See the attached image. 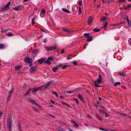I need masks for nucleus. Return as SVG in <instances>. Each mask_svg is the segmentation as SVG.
I'll return each mask as SVG.
<instances>
[{
  "label": "nucleus",
  "mask_w": 131,
  "mask_h": 131,
  "mask_svg": "<svg viewBox=\"0 0 131 131\" xmlns=\"http://www.w3.org/2000/svg\"><path fill=\"white\" fill-rule=\"evenodd\" d=\"M102 81V79L101 76L99 74L98 77V79L94 81L95 85L96 87H100V86L98 85Z\"/></svg>",
  "instance_id": "nucleus-1"
},
{
  "label": "nucleus",
  "mask_w": 131,
  "mask_h": 131,
  "mask_svg": "<svg viewBox=\"0 0 131 131\" xmlns=\"http://www.w3.org/2000/svg\"><path fill=\"white\" fill-rule=\"evenodd\" d=\"M10 3L9 2L6 5H4L1 7V10H8L9 9V6L10 4Z\"/></svg>",
  "instance_id": "nucleus-2"
},
{
  "label": "nucleus",
  "mask_w": 131,
  "mask_h": 131,
  "mask_svg": "<svg viewBox=\"0 0 131 131\" xmlns=\"http://www.w3.org/2000/svg\"><path fill=\"white\" fill-rule=\"evenodd\" d=\"M24 8L23 6L21 5L15 7L13 9L16 10H18L23 9Z\"/></svg>",
  "instance_id": "nucleus-3"
},
{
  "label": "nucleus",
  "mask_w": 131,
  "mask_h": 131,
  "mask_svg": "<svg viewBox=\"0 0 131 131\" xmlns=\"http://www.w3.org/2000/svg\"><path fill=\"white\" fill-rule=\"evenodd\" d=\"M24 61L26 62L29 63V62H31L32 60V59L29 58L28 57H26L25 58Z\"/></svg>",
  "instance_id": "nucleus-4"
},
{
  "label": "nucleus",
  "mask_w": 131,
  "mask_h": 131,
  "mask_svg": "<svg viewBox=\"0 0 131 131\" xmlns=\"http://www.w3.org/2000/svg\"><path fill=\"white\" fill-rule=\"evenodd\" d=\"M11 120L10 119L8 122L7 125L9 128V131H11V129L12 127L11 124Z\"/></svg>",
  "instance_id": "nucleus-5"
},
{
  "label": "nucleus",
  "mask_w": 131,
  "mask_h": 131,
  "mask_svg": "<svg viewBox=\"0 0 131 131\" xmlns=\"http://www.w3.org/2000/svg\"><path fill=\"white\" fill-rule=\"evenodd\" d=\"M93 21V18L92 17H91V16H89V18L87 22L89 25H90L92 23Z\"/></svg>",
  "instance_id": "nucleus-6"
},
{
  "label": "nucleus",
  "mask_w": 131,
  "mask_h": 131,
  "mask_svg": "<svg viewBox=\"0 0 131 131\" xmlns=\"http://www.w3.org/2000/svg\"><path fill=\"white\" fill-rule=\"evenodd\" d=\"M36 69L37 68L36 67H32L30 70V72L31 73L35 71Z\"/></svg>",
  "instance_id": "nucleus-7"
},
{
  "label": "nucleus",
  "mask_w": 131,
  "mask_h": 131,
  "mask_svg": "<svg viewBox=\"0 0 131 131\" xmlns=\"http://www.w3.org/2000/svg\"><path fill=\"white\" fill-rule=\"evenodd\" d=\"M28 100L29 102L32 103L34 105L35 104H36V102L35 101L32 99L29 98L28 99Z\"/></svg>",
  "instance_id": "nucleus-8"
},
{
  "label": "nucleus",
  "mask_w": 131,
  "mask_h": 131,
  "mask_svg": "<svg viewBox=\"0 0 131 131\" xmlns=\"http://www.w3.org/2000/svg\"><path fill=\"white\" fill-rule=\"evenodd\" d=\"M51 83V81H50L48 82L47 85H44V86H43V88L44 89H46L49 86L50 84Z\"/></svg>",
  "instance_id": "nucleus-9"
},
{
  "label": "nucleus",
  "mask_w": 131,
  "mask_h": 131,
  "mask_svg": "<svg viewBox=\"0 0 131 131\" xmlns=\"http://www.w3.org/2000/svg\"><path fill=\"white\" fill-rule=\"evenodd\" d=\"M14 90V89L13 88H12L11 90L9 91L8 95V97H10L11 95L13 93Z\"/></svg>",
  "instance_id": "nucleus-10"
},
{
  "label": "nucleus",
  "mask_w": 131,
  "mask_h": 131,
  "mask_svg": "<svg viewBox=\"0 0 131 131\" xmlns=\"http://www.w3.org/2000/svg\"><path fill=\"white\" fill-rule=\"evenodd\" d=\"M72 123H73L74 124V127H79V125L75 121L73 120L71 121Z\"/></svg>",
  "instance_id": "nucleus-11"
},
{
  "label": "nucleus",
  "mask_w": 131,
  "mask_h": 131,
  "mask_svg": "<svg viewBox=\"0 0 131 131\" xmlns=\"http://www.w3.org/2000/svg\"><path fill=\"white\" fill-rule=\"evenodd\" d=\"M131 6V5L130 4L128 5L127 6H124V9L126 10L129 8Z\"/></svg>",
  "instance_id": "nucleus-12"
},
{
  "label": "nucleus",
  "mask_w": 131,
  "mask_h": 131,
  "mask_svg": "<svg viewBox=\"0 0 131 131\" xmlns=\"http://www.w3.org/2000/svg\"><path fill=\"white\" fill-rule=\"evenodd\" d=\"M78 97L80 99V100L83 102L84 101L83 99L80 94H79L78 95Z\"/></svg>",
  "instance_id": "nucleus-13"
},
{
  "label": "nucleus",
  "mask_w": 131,
  "mask_h": 131,
  "mask_svg": "<svg viewBox=\"0 0 131 131\" xmlns=\"http://www.w3.org/2000/svg\"><path fill=\"white\" fill-rule=\"evenodd\" d=\"M44 61V59L43 58H41L38 60V62L39 63L41 64Z\"/></svg>",
  "instance_id": "nucleus-14"
},
{
  "label": "nucleus",
  "mask_w": 131,
  "mask_h": 131,
  "mask_svg": "<svg viewBox=\"0 0 131 131\" xmlns=\"http://www.w3.org/2000/svg\"><path fill=\"white\" fill-rule=\"evenodd\" d=\"M62 30L67 32L68 33H71V31L70 30L66 29H63Z\"/></svg>",
  "instance_id": "nucleus-15"
},
{
  "label": "nucleus",
  "mask_w": 131,
  "mask_h": 131,
  "mask_svg": "<svg viewBox=\"0 0 131 131\" xmlns=\"http://www.w3.org/2000/svg\"><path fill=\"white\" fill-rule=\"evenodd\" d=\"M63 11L66 12L67 13H70V12L68 10H67V9L64 8H62L61 9Z\"/></svg>",
  "instance_id": "nucleus-16"
},
{
  "label": "nucleus",
  "mask_w": 131,
  "mask_h": 131,
  "mask_svg": "<svg viewBox=\"0 0 131 131\" xmlns=\"http://www.w3.org/2000/svg\"><path fill=\"white\" fill-rule=\"evenodd\" d=\"M31 88H29L28 89L25 94V96H26L31 91Z\"/></svg>",
  "instance_id": "nucleus-17"
},
{
  "label": "nucleus",
  "mask_w": 131,
  "mask_h": 131,
  "mask_svg": "<svg viewBox=\"0 0 131 131\" xmlns=\"http://www.w3.org/2000/svg\"><path fill=\"white\" fill-rule=\"evenodd\" d=\"M21 68V66H18L16 67L15 68V70H19L20 68Z\"/></svg>",
  "instance_id": "nucleus-18"
},
{
  "label": "nucleus",
  "mask_w": 131,
  "mask_h": 131,
  "mask_svg": "<svg viewBox=\"0 0 131 131\" xmlns=\"http://www.w3.org/2000/svg\"><path fill=\"white\" fill-rule=\"evenodd\" d=\"M6 35L8 37L12 36H13V34L11 32H8L6 34Z\"/></svg>",
  "instance_id": "nucleus-19"
},
{
  "label": "nucleus",
  "mask_w": 131,
  "mask_h": 131,
  "mask_svg": "<svg viewBox=\"0 0 131 131\" xmlns=\"http://www.w3.org/2000/svg\"><path fill=\"white\" fill-rule=\"evenodd\" d=\"M100 31V30L98 28H96L93 30V31L96 32H98Z\"/></svg>",
  "instance_id": "nucleus-20"
},
{
  "label": "nucleus",
  "mask_w": 131,
  "mask_h": 131,
  "mask_svg": "<svg viewBox=\"0 0 131 131\" xmlns=\"http://www.w3.org/2000/svg\"><path fill=\"white\" fill-rule=\"evenodd\" d=\"M92 37H90L87 38V41L88 42L92 40Z\"/></svg>",
  "instance_id": "nucleus-21"
},
{
  "label": "nucleus",
  "mask_w": 131,
  "mask_h": 131,
  "mask_svg": "<svg viewBox=\"0 0 131 131\" xmlns=\"http://www.w3.org/2000/svg\"><path fill=\"white\" fill-rule=\"evenodd\" d=\"M122 24V23H117L115 24H113L112 25V26H117V25H121Z\"/></svg>",
  "instance_id": "nucleus-22"
},
{
  "label": "nucleus",
  "mask_w": 131,
  "mask_h": 131,
  "mask_svg": "<svg viewBox=\"0 0 131 131\" xmlns=\"http://www.w3.org/2000/svg\"><path fill=\"white\" fill-rule=\"evenodd\" d=\"M96 118L102 121V119L100 117V116L98 114H97L96 115Z\"/></svg>",
  "instance_id": "nucleus-23"
},
{
  "label": "nucleus",
  "mask_w": 131,
  "mask_h": 131,
  "mask_svg": "<svg viewBox=\"0 0 131 131\" xmlns=\"http://www.w3.org/2000/svg\"><path fill=\"white\" fill-rule=\"evenodd\" d=\"M121 84V83L119 82H116L114 84V85L115 86H116Z\"/></svg>",
  "instance_id": "nucleus-24"
},
{
  "label": "nucleus",
  "mask_w": 131,
  "mask_h": 131,
  "mask_svg": "<svg viewBox=\"0 0 131 131\" xmlns=\"http://www.w3.org/2000/svg\"><path fill=\"white\" fill-rule=\"evenodd\" d=\"M32 52L34 53H37L38 52V50H33Z\"/></svg>",
  "instance_id": "nucleus-25"
},
{
  "label": "nucleus",
  "mask_w": 131,
  "mask_h": 131,
  "mask_svg": "<svg viewBox=\"0 0 131 131\" xmlns=\"http://www.w3.org/2000/svg\"><path fill=\"white\" fill-rule=\"evenodd\" d=\"M56 48L54 47H50V50H53L55 49Z\"/></svg>",
  "instance_id": "nucleus-26"
},
{
  "label": "nucleus",
  "mask_w": 131,
  "mask_h": 131,
  "mask_svg": "<svg viewBox=\"0 0 131 131\" xmlns=\"http://www.w3.org/2000/svg\"><path fill=\"white\" fill-rule=\"evenodd\" d=\"M58 69L57 67H53L52 69L53 71L54 72H55Z\"/></svg>",
  "instance_id": "nucleus-27"
},
{
  "label": "nucleus",
  "mask_w": 131,
  "mask_h": 131,
  "mask_svg": "<svg viewBox=\"0 0 131 131\" xmlns=\"http://www.w3.org/2000/svg\"><path fill=\"white\" fill-rule=\"evenodd\" d=\"M108 23L107 22H106L105 24L102 27V28H104L107 27Z\"/></svg>",
  "instance_id": "nucleus-28"
},
{
  "label": "nucleus",
  "mask_w": 131,
  "mask_h": 131,
  "mask_svg": "<svg viewBox=\"0 0 131 131\" xmlns=\"http://www.w3.org/2000/svg\"><path fill=\"white\" fill-rule=\"evenodd\" d=\"M52 92L53 94H55L57 97H58V95L57 93L56 92L53 91H52Z\"/></svg>",
  "instance_id": "nucleus-29"
},
{
  "label": "nucleus",
  "mask_w": 131,
  "mask_h": 131,
  "mask_svg": "<svg viewBox=\"0 0 131 131\" xmlns=\"http://www.w3.org/2000/svg\"><path fill=\"white\" fill-rule=\"evenodd\" d=\"M44 86V85H43L42 86H40L38 87L37 88V90H40L42 89L43 88V86Z\"/></svg>",
  "instance_id": "nucleus-30"
},
{
  "label": "nucleus",
  "mask_w": 131,
  "mask_h": 131,
  "mask_svg": "<svg viewBox=\"0 0 131 131\" xmlns=\"http://www.w3.org/2000/svg\"><path fill=\"white\" fill-rule=\"evenodd\" d=\"M37 91H38V90H37V88L36 89V88H34L33 89V90L32 91V92H34V93H35Z\"/></svg>",
  "instance_id": "nucleus-31"
},
{
  "label": "nucleus",
  "mask_w": 131,
  "mask_h": 131,
  "mask_svg": "<svg viewBox=\"0 0 131 131\" xmlns=\"http://www.w3.org/2000/svg\"><path fill=\"white\" fill-rule=\"evenodd\" d=\"M69 66L68 65H64V66H63L62 68V69H65L67 67H69Z\"/></svg>",
  "instance_id": "nucleus-32"
},
{
  "label": "nucleus",
  "mask_w": 131,
  "mask_h": 131,
  "mask_svg": "<svg viewBox=\"0 0 131 131\" xmlns=\"http://www.w3.org/2000/svg\"><path fill=\"white\" fill-rule=\"evenodd\" d=\"M45 62L47 64H51V62L49 60H47Z\"/></svg>",
  "instance_id": "nucleus-33"
},
{
  "label": "nucleus",
  "mask_w": 131,
  "mask_h": 131,
  "mask_svg": "<svg viewBox=\"0 0 131 131\" xmlns=\"http://www.w3.org/2000/svg\"><path fill=\"white\" fill-rule=\"evenodd\" d=\"M45 10L44 9H43L41 11V12L40 13L42 14H45Z\"/></svg>",
  "instance_id": "nucleus-34"
},
{
  "label": "nucleus",
  "mask_w": 131,
  "mask_h": 131,
  "mask_svg": "<svg viewBox=\"0 0 131 131\" xmlns=\"http://www.w3.org/2000/svg\"><path fill=\"white\" fill-rule=\"evenodd\" d=\"M8 30V29H6L4 30H2L1 31V32L5 33Z\"/></svg>",
  "instance_id": "nucleus-35"
},
{
  "label": "nucleus",
  "mask_w": 131,
  "mask_h": 131,
  "mask_svg": "<svg viewBox=\"0 0 131 131\" xmlns=\"http://www.w3.org/2000/svg\"><path fill=\"white\" fill-rule=\"evenodd\" d=\"M4 45L3 44H0V49H3L4 48Z\"/></svg>",
  "instance_id": "nucleus-36"
},
{
  "label": "nucleus",
  "mask_w": 131,
  "mask_h": 131,
  "mask_svg": "<svg viewBox=\"0 0 131 131\" xmlns=\"http://www.w3.org/2000/svg\"><path fill=\"white\" fill-rule=\"evenodd\" d=\"M81 13V8L80 7H79V14H80Z\"/></svg>",
  "instance_id": "nucleus-37"
},
{
  "label": "nucleus",
  "mask_w": 131,
  "mask_h": 131,
  "mask_svg": "<svg viewBox=\"0 0 131 131\" xmlns=\"http://www.w3.org/2000/svg\"><path fill=\"white\" fill-rule=\"evenodd\" d=\"M62 103L63 104L66 105L69 107H70V106L68 104H67L66 103H64V102H62Z\"/></svg>",
  "instance_id": "nucleus-38"
},
{
  "label": "nucleus",
  "mask_w": 131,
  "mask_h": 131,
  "mask_svg": "<svg viewBox=\"0 0 131 131\" xmlns=\"http://www.w3.org/2000/svg\"><path fill=\"white\" fill-rule=\"evenodd\" d=\"M34 105L35 106H37L38 107L40 108L41 107V106L37 104V103L36 102V104H35Z\"/></svg>",
  "instance_id": "nucleus-39"
},
{
  "label": "nucleus",
  "mask_w": 131,
  "mask_h": 131,
  "mask_svg": "<svg viewBox=\"0 0 131 131\" xmlns=\"http://www.w3.org/2000/svg\"><path fill=\"white\" fill-rule=\"evenodd\" d=\"M84 36L85 37H87L89 36V34L88 33L85 34H84Z\"/></svg>",
  "instance_id": "nucleus-40"
},
{
  "label": "nucleus",
  "mask_w": 131,
  "mask_h": 131,
  "mask_svg": "<svg viewBox=\"0 0 131 131\" xmlns=\"http://www.w3.org/2000/svg\"><path fill=\"white\" fill-rule=\"evenodd\" d=\"M106 19V18L104 17H103L102 18H101V21H105Z\"/></svg>",
  "instance_id": "nucleus-41"
},
{
  "label": "nucleus",
  "mask_w": 131,
  "mask_h": 131,
  "mask_svg": "<svg viewBox=\"0 0 131 131\" xmlns=\"http://www.w3.org/2000/svg\"><path fill=\"white\" fill-rule=\"evenodd\" d=\"M40 16L42 17H43L45 16V14H42L41 13H40Z\"/></svg>",
  "instance_id": "nucleus-42"
},
{
  "label": "nucleus",
  "mask_w": 131,
  "mask_h": 131,
  "mask_svg": "<svg viewBox=\"0 0 131 131\" xmlns=\"http://www.w3.org/2000/svg\"><path fill=\"white\" fill-rule=\"evenodd\" d=\"M45 48L47 50L50 51V47H45Z\"/></svg>",
  "instance_id": "nucleus-43"
},
{
  "label": "nucleus",
  "mask_w": 131,
  "mask_h": 131,
  "mask_svg": "<svg viewBox=\"0 0 131 131\" xmlns=\"http://www.w3.org/2000/svg\"><path fill=\"white\" fill-rule=\"evenodd\" d=\"M120 75H121L123 77H124L125 76V74L124 73H121L120 74Z\"/></svg>",
  "instance_id": "nucleus-44"
},
{
  "label": "nucleus",
  "mask_w": 131,
  "mask_h": 131,
  "mask_svg": "<svg viewBox=\"0 0 131 131\" xmlns=\"http://www.w3.org/2000/svg\"><path fill=\"white\" fill-rule=\"evenodd\" d=\"M126 1L125 0H119L118 1L119 3H121L122 2H124Z\"/></svg>",
  "instance_id": "nucleus-45"
},
{
  "label": "nucleus",
  "mask_w": 131,
  "mask_h": 131,
  "mask_svg": "<svg viewBox=\"0 0 131 131\" xmlns=\"http://www.w3.org/2000/svg\"><path fill=\"white\" fill-rule=\"evenodd\" d=\"M50 102L53 104H54L55 103V102L53 100H50Z\"/></svg>",
  "instance_id": "nucleus-46"
},
{
  "label": "nucleus",
  "mask_w": 131,
  "mask_h": 131,
  "mask_svg": "<svg viewBox=\"0 0 131 131\" xmlns=\"http://www.w3.org/2000/svg\"><path fill=\"white\" fill-rule=\"evenodd\" d=\"M76 61H74L73 62V64L74 65H77L78 64V63H76L75 62H76Z\"/></svg>",
  "instance_id": "nucleus-47"
},
{
  "label": "nucleus",
  "mask_w": 131,
  "mask_h": 131,
  "mask_svg": "<svg viewBox=\"0 0 131 131\" xmlns=\"http://www.w3.org/2000/svg\"><path fill=\"white\" fill-rule=\"evenodd\" d=\"M127 22H129V20L128 16H127L125 19Z\"/></svg>",
  "instance_id": "nucleus-48"
},
{
  "label": "nucleus",
  "mask_w": 131,
  "mask_h": 131,
  "mask_svg": "<svg viewBox=\"0 0 131 131\" xmlns=\"http://www.w3.org/2000/svg\"><path fill=\"white\" fill-rule=\"evenodd\" d=\"M82 3L81 1H80L79 2V4L80 6H81L82 5Z\"/></svg>",
  "instance_id": "nucleus-49"
},
{
  "label": "nucleus",
  "mask_w": 131,
  "mask_h": 131,
  "mask_svg": "<svg viewBox=\"0 0 131 131\" xmlns=\"http://www.w3.org/2000/svg\"><path fill=\"white\" fill-rule=\"evenodd\" d=\"M3 114V113L2 112H0V118L1 117V116Z\"/></svg>",
  "instance_id": "nucleus-50"
},
{
  "label": "nucleus",
  "mask_w": 131,
  "mask_h": 131,
  "mask_svg": "<svg viewBox=\"0 0 131 131\" xmlns=\"http://www.w3.org/2000/svg\"><path fill=\"white\" fill-rule=\"evenodd\" d=\"M10 97H8V96L7 99V102H8V101H9Z\"/></svg>",
  "instance_id": "nucleus-51"
},
{
  "label": "nucleus",
  "mask_w": 131,
  "mask_h": 131,
  "mask_svg": "<svg viewBox=\"0 0 131 131\" xmlns=\"http://www.w3.org/2000/svg\"><path fill=\"white\" fill-rule=\"evenodd\" d=\"M29 66L30 67H31L32 65V61L31 62H29Z\"/></svg>",
  "instance_id": "nucleus-52"
},
{
  "label": "nucleus",
  "mask_w": 131,
  "mask_h": 131,
  "mask_svg": "<svg viewBox=\"0 0 131 131\" xmlns=\"http://www.w3.org/2000/svg\"><path fill=\"white\" fill-rule=\"evenodd\" d=\"M73 91H67V92L68 93H71L73 92Z\"/></svg>",
  "instance_id": "nucleus-53"
},
{
  "label": "nucleus",
  "mask_w": 131,
  "mask_h": 131,
  "mask_svg": "<svg viewBox=\"0 0 131 131\" xmlns=\"http://www.w3.org/2000/svg\"><path fill=\"white\" fill-rule=\"evenodd\" d=\"M18 127H19V129H20V131H21V127H20V124H19L18 125Z\"/></svg>",
  "instance_id": "nucleus-54"
},
{
  "label": "nucleus",
  "mask_w": 131,
  "mask_h": 131,
  "mask_svg": "<svg viewBox=\"0 0 131 131\" xmlns=\"http://www.w3.org/2000/svg\"><path fill=\"white\" fill-rule=\"evenodd\" d=\"M34 19H32V23H34Z\"/></svg>",
  "instance_id": "nucleus-55"
},
{
  "label": "nucleus",
  "mask_w": 131,
  "mask_h": 131,
  "mask_svg": "<svg viewBox=\"0 0 131 131\" xmlns=\"http://www.w3.org/2000/svg\"><path fill=\"white\" fill-rule=\"evenodd\" d=\"M40 30L43 32H45V30L42 28H41L40 29Z\"/></svg>",
  "instance_id": "nucleus-56"
},
{
  "label": "nucleus",
  "mask_w": 131,
  "mask_h": 131,
  "mask_svg": "<svg viewBox=\"0 0 131 131\" xmlns=\"http://www.w3.org/2000/svg\"><path fill=\"white\" fill-rule=\"evenodd\" d=\"M99 128L101 130L104 131V129L102 128L101 127H99Z\"/></svg>",
  "instance_id": "nucleus-57"
},
{
  "label": "nucleus",
  "mask_w": 131,
  "mask_h": 131,
  "mask_svg": "<svg viewBox=\"0 0 131 131\" xmlns=\"http://www.w3.org/2000/svg\"><path fill=\"white\" fill-rule=\"evenodd\" d=\"M128 23V24H129V25H130V24H131V21H129V22H127Z\"/></svg>",
  "instance_id": "nucleus-58"
},
{
  "label": "nucleus",
  "mask_w": 131,
  "mask_h": 131,
  "mask_svg": "<svg viewBox=\"0 0 131 131\" xmlns=\"http://www.w3.org/2000/svg\"><path fill=\"white\" fill-rule=\"evenodd\" d=\"M73 99L74 101H76V102L78 100V99L76 98H74Z\"/></svg>",
  "instance_id": "nucleus-59"
},
{
  "label": "nucleus",
  "mask_w": 131,
  "mask_h": 131,
  "mask_svg": "<svg viewBox=\"0 0 131 131\" xmlns=\"http://www.w3.org/2000/svg\"><path fill=\"white\" fill-rule=\"evenodd\" d=\"M71 58V57H67V60H69Z\"/></svg>",
  "instance_id": "nucleus-60"
},
{
  "label": "nucleus",
  "mask_w": 131,
  "mask_h": 131,
  "mask_svg": "<svg viewBox=\"0 0 131 131\" xmlns=\"http://www.w3.org/2000/svg\"><path fill=\"white\" fill-rule=\"evenodd\" d=\"M99 99L100 101L102 100V99L101 97H99Z\"/></svg>",
  "instance_id": "nucleus-61"
},
{
  "label": "nucleus",
  "mask_w": 131,
  "mask_h": 131,
  "mask_svg": "<svg viewBox=\"0 0 131 131\" xmlns=\"http://www.w3.org/2000/svg\"><path fill=\"white\" fill-rule=\"evenodd\" d=\"M59 97L62 99H63V97L61 96H60Z\"/></svg>",
  "instance_id": "nucleus-62"
},
{
  "label": "nucleus",
  "mask_w": 131,
  "mask_h": 131,
  "mask_svg": "<svg viewBox=\"0 0 131 131\" xmlns=\"http://www.w3.org/2000/svg\"><path fill=\"white\" fill-rule=\"evenodd\" d=\"M68 129L69 131H73V130L70 128H68Z\"/></svg>",
  "instance_id": "nucleus-63"
},
{
  "label": "nucleus",
  "mask_w": 131,
  "mask_h": 131,
  "mask_svg": "<svg viewBox=\"0 0 131 131\" xmlns=\"http://www.w3.org/2000/svg\"><path fill=\"white\" fill-rule=\"evenodd\" d=\"M64 49H63L61 51V53H62L64 52Z\"/></svg>",
  "instance_id": "nucleus-64"
}]
</instances>
